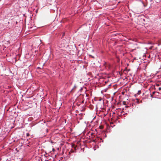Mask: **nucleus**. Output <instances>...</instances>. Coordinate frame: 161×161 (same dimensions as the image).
<instances>
[{"mask_svg":"<svg viewBox=\"0 0 161 161\" xmlns=\"http://www.w3.org/2000/svg\"><path fill=\"white\" fill-rule=\"evenodd\" d=\"M122 102V103L124 105H126V103H128V101H121Z\"/></svg>","mask_w":161,"mask_h":161,"instance_id":"obj_3","label":"nucleus"},{"mask_svg":"<svg viewBox=\"0 0 161 161\" xmlns=\"http://www.w3.org/2000/svg\"><path fill=\"white\" fill-rule=\"evenodd\" d=\"M119 102H118V103H117V104H119Z\"/></svg>","mask_w":161,"mask_h":161,"instance_id":"obj_15","label":"nucleus"},{"mask_svg":"<svg viewBox=\"0 0 161 161\" xmlns=\"http://www.w3.org/2000/svg\"><path fill=\"white\" fill-rule=\"evenodd\" d=\"M141 91L140 90H139L138 91V92L137 93V94H138V95H139L141 94Z\"/></svg>","mask_w":161,"mask_h":161,"instance_id":"obj_4","label":"nucleus"},{"mask_svg":"<svg viewBox=\"0 0 161 161\" xmlns=\"http://www.w3.org/2000/svg\"><path fill=\"white\" fill-rule=\"evenodd\" d=\"M136 100H137V101H138V99H137Z\"/></svg>","mask_w":161,"mask_h":161,"instance_id":"obj_14","label":"nucleus"},{"mask_svg":"<svg viewBox=\"0 0 161 161\" xmlns=\"http://www.w3.org/2000/svg\"><path fill=\"white\" fill-rule=\"evenodd\" d=\"M139 101H137V102L138 103H139Z\"/></svg>","mask_w":161,"mask_h":161,"instance_id":"obj_9","label":"nucleus"},{"mask_svg":"<svg viewBox=\"0 0 161 161\" xmlns=\"http://www.w3.org/2000/svg\"><path fill=\"white\" fill-rule=\"evenodd\" d=\"M79 117H77V119H79L80 120L82 119H83V114H80L79 115Z\"/></svg>","mask_w":161,"mask_h":161,"instance_id":"obj_2","label":"nucleus"},{"mask_svg":"<svg viewBox=\"0 0 161 161\" xmlns=\"http://www.w3.org/2000/svg\"><path fill=\"white\" fill-rule=\"evenodd\" d=\"M90 56H91L92 57V58H94V57H93V56H92V55H90Z\"/></svg>","mask_w":161,"mask_h":161,"instance_id":"obj_7","label":"nucleus"},{"mask_svg":"<svg viewBox=\"0 0 161 161\" xmlns=\"http://www.w3.org/2000/svg\"><path fill=\"white\" fill-rule=\"evenodd\" d=\"M64 34H65L64 33L63 34V36H64Z\"/></svg>","mask_w":161,"mask_h":161,"instance_id":"obj_11","label":"nucleus"},{"mask_svg":"<svg viewBox=\"0 0 161 161\" xmlns=\"http://www.w3.org/2000/svg\"><path fill=\"white\" fill-rule=\"evenodd\" d=\"M81 103H84V101H81Z\"/></svg>","mask_w":161,"mask_h":161,"instance_id":"obj_12","label":"nucleus"},{"mask_svg":"<svg viewBox=\"0 0 161 161\" xmlns=\"http://www.w3.org/2000/svg\"><path fill=\"white\" fill-rule=\"evenodd\" d=\"M53 151H54L55 150V149L54 148H53Z\"/></svg>","mask_w":161,"mask_h":161,"instance_id":"obj_10","label":"nucleus"},{"mask_svg":"<svg viewBox=\"0 0 161 161\" xmlns=\"http://www.w3.org/2000/svg\"><path fill=\"white\" fill-rule=\"evenodd\" d=\"M113 124V123H110V124Z\"/></svg>","mask_w":161,"mask_h":161,"instance_id":"obj_16","label":"nucleus"},{"mask_svg":"<svg viewBox=\"0 0 161 161\" xmlns=\"http://www.w3.org/2000/svg\"><path fill=\"white\" fill-rule=\"evenodd\" d=\"M158 90L160 91L161 90V87H160L158 88Z\"/></svg>","mask_w":161,"mask_h":161,"instance_id":"obj_6","label":"nucleus"},{"mask_svg":"<svg viewBox=\"0 0 161 161\" xmlns=\"http://www.w3.org/2000/svg\"><path fill=\"white\" fill-rule=\"evenodd\" d=\"M77 105H78V106H79V105H80V104H78Z\"/></svg>","mask_w":161,"mask_h":161,"instance_id":"obj_13","label":"nucleus"},{"mask_svg":"<svg viewBox=\"0 0 161 161\" xmlns=\"http://www.w3.org/2000/svg\"><path fill=\"white\" fill-rule=\"evenodd\" d=\"M30 136V134L29 133H26V136Z\"/></svg>","mask_w":161,"mask_h":161,"instance_id":"obj_5","label":"nucleus"},{"mask_svg":"<svg viewBox=\"0 0 161 161\" xmlns=\"http://www.w3.org/2000/svg\"><path fill=\"white\" fill-rule=\"evenodd\" d=\"M58 45V46L60 48H64L67 46L66 41L64 39L59 41Z\"/></svg>","mask_w":161,"mask_h":161,"instance_id":"obj_1","label":"nucleus"},{"mask_svg":"<svg viewBox=\"0 0 161 161\" xmlns=\"http://www.w3.org/2000/svg\"><path fill=\"white\" fill-rule=\"evenodd\" d=\"M153 94H154L155 93V92H153Z\"/></svg>","mask_w":161,"mask_h":161,"instance_id":"obj_8","label":"nucleus"}]
</instances>
